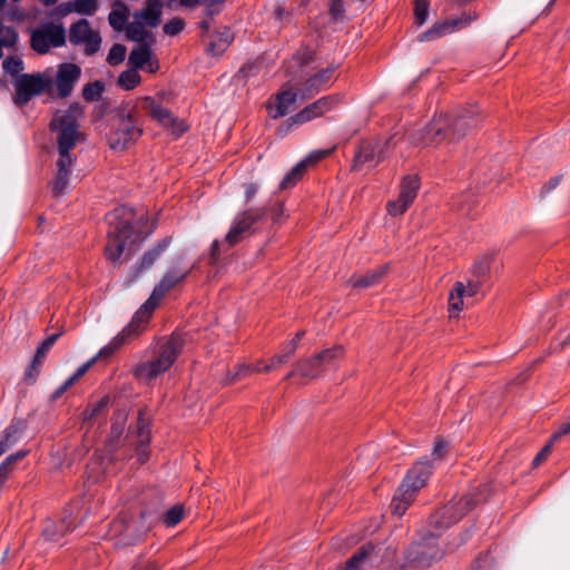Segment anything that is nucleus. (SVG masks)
Wrapping results in <instances>:
<instances>
[{"instance_id": "nucleus-32", "label": "nucleus", "mask_w": 570, "mask_h": 570, "mask_svg": "<svg viewBox=\"0 0 570 570\" xmlns=\"http://www.w3.org/2000/svg\"><path fill=\"white\" fill-rule=\"evenodd\" d=\"M306 170V161H299L289 173L286 174L281 183V188L286 189L294 186Z\"/></svg>"}, {"instance_id": "nucleus-44", "label": "nucleus", "mask_w": 570, "mask_h": 570, "mask_svg": "<svg viewBox=\"0 0 570 570\" xmlns=\"http://www.w3.org/2000/svg\"><path fill=\"white\" fill-rule=\"evenodd\" d=\"M429 13V2L428 0H415L414 4V17L415 21L419 26L425 23Z\"/></svg>"}, {"instance_id": "nucleus-20", "label": "nucleus", "mask_w": 570, "mask_h": 570, "mask_svg": "<svg viewBox=\"0 0 570 570\" xmlns=\"http://www.w3.org/2000/svg\"><path fill=\"white\" fill-rule=\"evenodd\" d=\"M333 68H326L311 76L299 90L301 99L311 98L326 88L333 77Z\"/></svg>"}, {"instance_id": "nucleus-24", "label": "nucleus", "mask_w": 570, "mask_h": 570, "mask_svg": "<svg viewBox=\"0 0 570 570\" xmlns=\"http://www.w3.org/2000/svg\"><path fill=\"white\" fill-rule=\"evenodd\" d=\"M465 284L463 282H456L450 294H449V316L458 317L459 314L463 311L465 303Z\"/></svg>"}, {"instance_id": "nucleus-4", "label": "nucleus", "mask_w": 570, "mask_h": 570, "mask_svg": "<svg viewBox=\"0 0 570 570\" xmlns=\"http://www.w3.org/2000/svg\"><path fill=\"white\" fill-rule=\"evenodd\" d=\"M474 115L475 110L469 109L458 111L450 117H439L416 138V144L429 146L438 145L445 139H459L465 134L466 129L476 125Z\"/></svg>"}, {"instance_id": "nucleus-1", "label": "nucleus", "mask_w": 570, "mask_h": 570, "mask_svg": "<svg viewBox=\"0 0 570 570\" xmlns=\"http://www.w3.org/2000/svg\"><path fill=\"white\" fill-rule=\"evenodd\" d=\"M81 115L79 107H70L68 110H59L51 120L52 130L58 132L59 158L57 160V175L52 181V191L61 194L67 185L73 158L69 154L80 138L77 118Z\"/></svg>"}, {"instance_id": "nucleus-31", "label": "nucleus", "mask_w": 570, "mask_h": 570, "mask_svg": "<svg viewBox=\"0 0 570 570\" xmlns=\"http://www.w3.org/2000/svg\"><path fill=\"white\" fill-rule=\"evenodd\" d=\"M145 23L140 20L136 19L131 22L127 28V37L128 39L140 43H147V38L149 37L148 31L145 29Z\"/></svg>"}, {"instance_id": "nucleus-49", "label": "nucleus", "mask_w": 570, "mask_h": 570, "mask_svg": "<svg viewBox=\"0 0 570 570\" xmlns=\"http://www.w3.org/2000/svg\"><path fill=\"white\" fill-rule=\"evenodd\" d=\"M185 27V23L179 18H174L164 26V32L169 36L179 33Z\"/></svg>"}, {"instance_id": "nucleus-61", "label": "nucleus", "mask_w": 570, "mask_h": 570, "mask_svg": "<svg viewBox=\"0 0 570 570\" xmlns=\"http://www.w3.org/2000/svg\"><path fill=\"white\" fill-rule=\"evenodd\" d=\"M73 385V383H69V379L66 380L63 382L62 385H60L53 393H52V396L51 399L52 400H57L59 399L60 396L63 395L65 392H67L71 386Z\"/></svg>"}, {"instance_id": "nucleus-47", "label": "nucleus", "mask_w": 570, "mask_h": 570, "mask_svg": "<svg viewBox=\"0 0 570 570\" xmlns=\"http://www.w3.org/2000/svg\"><path fill=\"white\" fill-rule=\"evenodd\" d=\"M23 456V452H18L16 454L9 455L0 465V480H4L8 476L13 463H16L19 459H22Z\"/></svg>"}, {"instance_id": "nucleus-11", "label": "nucleus", "mask_w": 570, "mask_h": 570, "mask_svg": "<svg viewBox=\"0 0 570 570\" xmlns=\"http://www.w3.org/2000/svg\"><path fill=\"white\" fill-rule=\"evenodd\" d=\"M65 41L66 31L61 23H43L31 33V47L38 53H46L52 47H61Z\"/></svg>"}, {"instance_id": "nucleus-17", "label": "nucleus", "mask_w": 570, "mask_h": 570, "mask_svg": "<svg viewBox=\"0 0 570 570\" xmlns=\"http://www.w3.org/2000/svg\"><path fill=\"white\" fill-rule=\"evenodd\" d=\"M298 94L289 85H285L268 101L267 109L274 119L283 117L294 109Z\"/></svg>"}, {"instance_id": "nucleus-39", "label": "nucleus", "mask_w": 570, "mask_h": 570, "mask_svg": "<svg viewBox=\"0 0 570 570\" xmlns=\"http://www.w3.org/2000/svg\"><path fill=\"white\" fill-rule=\"evenodd\" d=\"M317 357H320L321 364H331L335 360H338L343 356V347L342 346H334L332 348H327L318 354H316Z\"/></svg>"}, {"instance_id": "nucleus-14", "label": "nucleus", "mask_w": 570, "mask_h": 570, "mask_svg": "<svg viewBox=\"0 0 570 570\" xmlns=\"http://www.w3.org/2000/svg\"><path fill=\"white\" fill-rule=\"evenodd\" d=\"M69 40L73 45H82L88 55H92L100 48L101 38L94 31L85 19L73 23L70 28Z\"/></svg>"}, {"instance_id": "nucleus-48", "label": "nucleus", "mask_w": 570, "mask_h": 570, "mask_svg": "<svg viewBox=\"0 0 570 570\" xmlns=\"http://www.w3.org/2000/svg\"><path fill=\"white\" fill-rule=\"evenodd\" d=\"M409 207L407 204H403L401 198L397 197V199L387 203L386 209L390 215L400 216L404 214Z\"/></svg>"}, {"instance_id": "nucleus-34", "label": "nucleus", "mask_w": 570, "mask_h": 570, "mask_svg": "<svg viewBox=\"0 0 570 570\" xmlns=\"http://www.w3.org/2000/svg\"><path fill=\"white\" fill-rule=\"evenodd\" d=\"M58 336H59L58 334H53V335L47 337L41 343V345L37 348V352H36V355L33 357L32 365H31L32 368L37 370V367H39L42 364V361H43L46 354L52 347V345L57 341Z\"/></svg>"}, {"instance_id": "nucleus-6", "label": "nucleus", "mask_w": 570, "mask_h": 570, "mask_svg": "<svg viewBox=\"0 0 570 570\" xmlns=\"http://www.w3.org/2000/svg\"><path fill=\"white\" fill-rule=\"evenodd\" d=\"M431 474V466L426 461H419L407 472L402 484L395 492L391 502L392 513L402 517L410 504L413 502L416 493L426 484Z\"/></svg>"}, {"instance_id": "nucleus-55", "label": "nucleus", "mask_w": 570, "mask_h": 570, "mask_svg": "<svg viewBox=\"0 0 570 570\" xmlns=\"http://www.w3.org/2000/svg\"><path fill=\"white\" fill-rule=\"evenodd\" d=\"M556 442H552V438H550L549 442L544 445V448L535 455L533 459V465H539L547 456L550 454L552 445Z\"/></svg>"}, {"instance_id": "nucleus-41", "label": "nucleus", "mask_w": 570, "mask_h": 570, "mask_svg": "<svg viewBox=\"0 0 570 570\" xmlns=\"http://www.w3.org/2000/svg\"><path fill=\"white\" fill-rule=\"evenodd\" d=\"M126 57V47L119 43H116L109 50L107 56V62L111 66L119 65L124 61Z\"/></svg>"}, {"instance_id": "nucleus-45", "label": "nucleus", "mask_w": 570, "mask_h": 570, "mask_svg": "<svg viewBox=\"0 0 570 570\" xmlns=\"http://www.w3.org/2000/svg\"><path fill=\"white\" fill-rule=\"evenodd\" d=\"M98 8L97 0H75V11L80 14H92Z\"/></svg>"}, {"instance_id": "nucleus-33", "label": "nucleus", "mask_w": 570, "mask_h": 570, "mask_svg": "<svg viewBox=\"0 0 570 570\" xmlns=\"http://www.w3.org/2000/svg\"><path fill=\"white\" fill-rule=\"evenodd\" d=\"M141 81L140 75L134 69L122 71L118 78V83L126 90L136 88Z\"/></svg>"}, {"instance_id": "nucleus-64", "label": "nucleus", "mask_w": 570, "mask_h": 570, "mask_svg": "<svg viewBox=\"0 0 570 570\" xmlns=\"http://www.w3.org/2000/svg\"><path fill=\"white\" fill-rule=\"evenodd\" d=\"M135 570H157V567L153 562H145L136 567Z\"/></svg>"}, {"instance_id": "nucleus-30", "label": "nucleus", "mask_w": 570, "mask_h": 570, "mask_svg": "<svg viewBox=\"0 0 570 570\" xmlns=\"http://www.w3.org/2000/svg\"><path fill=\"white\" fill-rule=\"evenodd\" d=\"M261 371V362H257L255 365L239 364L235 366L234 372L226 380L228 383H235L248 377L254 372Z\"/></svg>"}, {"instance_id": "nucleus-8", "label": "nucleus", "mask_w": 570, "mask_h": 570, "mask_svg": "<svg viewBox=\"0 0 570 570\" xmlns=\"http://www.w3.org/2000/svg\"><path fill=\"white\" fill-rule=\"evenodd\" d=\"M147 531L148 527L142 524L138 517L134 519L121 514L110 523L107 538L114 541L116 547H125L138 542Z\"/></svg>"}, {"instance_id": "nucleus-21", "label": "nucleus", "mask_w": 570, "mask_h": 570, "mask_svg": "<svg viewBox=\"0 0 570 570\" xmlns=\"http://www.w3.org/2000/svg\"><path fill=\"white\" fill-rule=\"evenodd\" d=\"M129 62L135 69H145L155 72L158 62L154 59L153 52L147 43L138 45L129 55Z\"/></svg>"}, {"instance_id": "nucleus-58", "label": "nucleus", "mask_w": 570, "mask_h": 570, "mask_svg": "<svg viewBox=\"0 0 570 570\" xmlns=\"http://www.w3.org/2000/svg\"><path fill=\"white\" fill-rule=\"evenodd\" d=\"M445 450H446V443L442 440L436 441L434 444L433 451H432L433 458L441 459L443 453L445 452Z\"/></svg>"}, {"instance_id": "nucleus-52", "label": "nucleus", "mask_w": 570, "mask_h": 570, "mask_svg": "<svg viewBox=\"0 0 570 570\" xmlns=\"http://www.w3.org/2000/svg\"><path fill=\"white\" fill-rule=\"evenodd\" d=\"M288 357L287 355H285L283 352L276 354L274 357H272L271 362L268 364H266L262 371L263 372H269L272 370H275L277 367H279L281 365L285 364L288 362Z\"/></svg>"}, {"instance_id": "nucleus-53", "label": "nucleus", "mask_w": 570, "mask_h": 570, "mask_svg": "<svg viewBox=\"0 0 570 570\" xmlns=\"http://www.w3.org/2000/svg\"><path fill=\"white\" fill-rule=\"evenodd\" d=\"M96 363V358H90L86 363H83L81 366L77 368V371L69 377V383H76L78 380H80L88 371L89 368Z\"/></svg>"}, {"instance_id": "nucleus-13", "label": "nucleus", "mask_w": 570, "mask_h": 570, "mask_svg": "<svg viewBox=\"0 0 570 570\" xmlns=\"http://www.w3.org/2000/svg\"><path fill=\"white\" fill-rule=\"evenodd\" d=\"M472 505L470 498H462L454 504L446 505L433 514L430 518V524L435 531H442L458 522Z\"/></svg>"}, {"instance_id": "nucleus-35", "label": "nucleus", "mask_w": 570, "mask_h": 570, "mask_svg": "<svg viewBox=\"0 0 570 570\" xmlns=\"http://www.w3.org/2000/svg\"><path fill=\"white\" fill-rule=\"evenodd\" d=\"M490 269V258L484 256L480 258L471 268V278L481 279L482 283L485 282L488 277V273Z\"/></svg>"}, {"instance_id": "nucleus-50", "label": "nucleus", "mask_w": 570, "mask_h": 570, "mask_svg": "<svg viewBox=\"0 0 570 570\" xmlns=\"http://www.w3.org/2000/svg\"><path fill=\"white\" fill-rule=\"evenodd\" d=\"M0 37H2V43L6 45V47L12 46L17 40L16 31L10 27H4L1 22Z\"/></svg>"}, {"instance_id": "nucleus-37", "label": "nucleus", "mask_w": 570, "mask_h": 570, "mask_svg": "<svg viewBox=\"0 0 570 570\" xmlns=\"http://www.w3.org/2000/svg\"><path fill=\"white\" fill-rule=\"evenodd\" d=\"M127 411L118 410L112 416L111 434L114 438H118L122 434L127 421Z\"/></svg>"}, {"instance_id": "nucleus-54", "label": "nucleus", "mask_w": 570, "mask_h": 570, "mask_svg": "<svg viewBox=\"0 0 570 570\" xmlns=\"http://www.w3.org/2000/svg\"><path fill=\"white\" fill-rule=\"evenodd\" d=\"M482 285L483 283L481 282V279L470 278L465 284V298L475 296L480 292Z\"/></svg>"}, {"instance_id": "nucleus-56", "label": "nucleus", "mask_w": 570, "mask_h": 570, "mask_svg": "<svg viewBox=\"0 0 570 570\" xmlns=\"http://www.w3.org/2000/svg\"><path fill=\"white\" fill-rule=\"evenodd\" d=\"M331 150H316L311 153L303 161H306V167L308 165L315 164L320 161L321 159L325 158L327 155H330Z\"/></svg>"}, {"instance_id": "nucleus-46", "label": "nucleus", "mask_w": 570, "mask_h": 570, "mask_svg": "<svg viewBox=\"0 0 570 570\" xmlns=\"http://www.w3.org/2000/svg\"><path fill=\"white\" fill-rule=\"evenodd\" d=\"M21 430L20 423L12 422L3 432V438L0 442H3V446L7 444H10L12 446L16 441L17 436Z\"/></svg>"}, {"instance_id": "nucleus-36", "label": "nucleus", "mask_w": 570, "mask_h": 570, "mask_svg": "<svg viewBox=\"0 0 570 570\" xmlns=\"http://www.w3.org/2000/svg\"><path fill=\"white\" fill-rule=\"evenodd\" d=\"M233 37L228 29L219 32L216 39L209 45L208 50L213 53L224 51L232 42Z\"/></svg>"}, {"instance_id": "nucleus-42", "label": "nucleus", "mask_w": 570, "mask_h": 570, "mask_svg": "<svg viewBox=\"0 0 570 570\" xmlns=\"http://www.w3.org/2000/svg\"><path fill=\"white\" fill-rule=\"evenodd\" d=\"M166 246L167 244L163 243L147 252L142 257L141 268L145 269L150 267L155 263V261L160 256V254L165 250Z\"/></svg>"}, {"instance_id": "nucleus-51", "label": "nucleus", "mask_w": 570, "mask_h": 570, "mask_svg": "<svg viewBox=\"0 0 570 570\" xmlns=\"http://www.w3.org/2000/svg\"><path fill=\"white\" fill-rule=\"evenodd\" d=\"M108 404V397H102L100 401H98L96 404L89 406L85 413L83 419L85 420H91L94 419L102 409H105Z\"/></svg>"}, {"instance_id": "nucleus-40", "label": "nucleus", "mask_w": 570, "mask_h": 570, "mask_svg": "<svg viewBox=\"0 0 570 570\" xmlns=\"http://www.w3.org/2000/svg\"><path fill=\"white\" fill-rule=\"evenodd\" d=\"M3 69L7 73L13 76H20L19 72L23 70V61L18 57H8L3 60Z\"/></svg>"}, {"instance_id": "nucleus-2", "label": "nucleus", "mask_w": 570, "mask_h": 570, "mask_svg": "<svg viewBox=\"0 0 570 570\" xmlns=\"http://www.w3.org/2000/svg\"><path fill=\"white\" fill-rule=\"evenodd\" d=\"M109 220L115 227L108 234L105 255L109 262L117 265L130 256L135 247L142 240V237L136 230L134 214L130 208L116 209L110 215Z\"/></svg>"}, {"instance_id": "nucleus-25", "label": "nucleus", "mask_w": 570, "mask_h": 570, "mask_svg": "<svg viewBox=\"0 0 570 570\" xmlns=\"http://www.w3.org/2000/svg\"><path fill=\"white\" fill-rule=\"evenodd\" d=\"M144 324L145 323L137 322L134 327L128 326L127 330L122 331L119 335H117L111 342H109L108 345L100 348V351L92 358H96V362H98L101 358H107L110 355H112L125 342L127 332L137 333L141 328V326H144ZM129 325H131V323Z\"/></svg>"}, {"instance_id": "nucleus-59", "label": "nucleus", "mask_w": 570, "mask_h": 570, "mask_svg": "<svg viewBox=\"0 0 570 570\" xmlns=\"http://www.w3.org/2000/svg\"><path fill=\"white\" fill-rule=\"evenodd\" d=\"M297 340H291L289 342H287L283 348V353L285 355H287L288 358H291L293 356V354L296 352L297 350Z\"/></svg>"}, {"instance_id": "nucleus-16", "label": "nucleus", "mask_w": 570, "mask_h": 570, "mask_svg": "<svg viewBox=\"0 0 570 570\" xmlns=\"http://www.w3.org/2000/svg\"><path fill=\"white\" fill-rule=\"evenodd\" d=\"M81 69L75 63H61L58 66L53 86L57 88V95L61 98L68 97L75 83L80 78Z\"/></svg>"}, {"instance_id": "nucleus-23", "label": "nucleus", "mask_w": 570, "mask_h": 570, "mask_svg": "<svg viewBox=\"0 0 570 570\" xmlns=\"http://www.w3.org/2000/svg\"><path fill=\"white\" fill-rule=\"evenodd\" d=\"M323 371V364L320 362V357L316 355L302 360L295 364V371L287 375V379L298 374L304 377L314 379L317 377Z\"/></svg>"}, {"instance_id": "nucleus-9", "label": "nucleus", "mask_w": 570, "mask_h": 570, "mask_svg": "<svg viewBox=\"0 0 570 570\" xmlns=\"http://www.w3.org/2000/svg\"><path fill=\"white\" fill-rule=\"evenodd\" d=\"M141 134L142 129L131 116H122L108 137L109 147L115 151L126 150L138 140Z\"/></svg>"}, {"instance_id": "nucleus-3", "label": "nucleus", "mask_w": 570, "mask_h": 570, "mask_svg": "<svg viewBox=\"0 0 570 570\" xmlns=\"http://www.w3.org/2000/svg\"><path fill=\"white\" fill-rule=\"evenodd\" d=\"M183 346V338L176 334L160 340L154 351L153 357L140 361L132 368L134 377L141 384H149L173 366Z\"/></svg>"}, {"instance_id": "nucleus-43", "label": "nucleus", "mask_w": 570, "mask_h": 570, "mask_svg": "<svg viewBox=\"0 0 570 570\" xmlns=\"http://www.w3.org/2000/svg\"><path fill=\"white\" fill-rule=\"evenodd\" d=\"M184 510L181 505H175L164 515V523L167 527H175L183 519Z\"/></svg>"}, {"instance_id": "nucleus-22", "label": "nucleus", "mask_w": 570, "mask_h": 570, "mask_svg": "<svg viewBox=\"0 0 570 570\" xmlns=\"http://www.w3.org/2000/svg\"><path fill=\"white\" fill-rule=\"evenodd\" d=\"M375 558L373 544L362 546L344 564L343 570H365Z\"/></svg>"}, {"instance_id": "nucleus-62", "label": "nucleus", "mask_w": 570, "mask_h": 570, "mask_svg": "<svg viewBox=\"0 0 570 570\" xmlns=\"http://www.w3.org/2000/svg\"><path fill=\"white\" fill-rule=\"evenodd\" d=\"M57 11L60 16H66L72 11H75V1H71V2H66V3H61L58 8H57Z\"/></svg>"}, {"instance_id": "nucleus-18", "label": "nucleus", "mask_w": 570, "mask_h": 570, "mask_svg": "<svg viewBox=\"0 0 570 570\" xmlns=\"http://www.w3.org/2000/svg\"><path fill=\"white\" fill-rule=\"evenodd\" d=\"M440 558V550L434 539L431 535L423 542H416L411 546L409 550V559L421 566H429L432 561Z\"/></svg>"}, {"instance_id": "nucleus-19", "label": "nucleus", "mask_w": 570, "mask_h": 570, "mask_svg": "<svg viewBox=\"0 0 570 570\" xmlns=\"http://www.w3.org/2000/svg\"><path fill=\"white\" fill-rule=\"evenodd\" d=\"M261 217L258 212L247 210L236 216L225 240L229 246L240 242L250 232L253 224Z\"/></svg>"}, {"instance_id": "nucleus-12", "label": "nucleus", "mask_w": 570, "mask_h": 570, "mask_svg": "<svg viewBox=\"0 0 570 570\" xmlns=\"http://www.w3.org/2000/svg\"><path fill=\"white\" fill-rule=\"evenodd\" d=\"M141 108L159 125L170 130L174 135H181L186 126L178 121L173 114L154 97L141 98Z\"/></svg>"}, {"instance_id": "nucleus-29", "label": "nucleus", "mask_w": 570, "mask_h": 570, "mask_svg": "<svg viewBox=\"0 0 570 570\" xmlns=\"http://www.w3.org/2000/svg\"><path fill=\"white\" fill-rule=\"evenodd\" d=\"M387 267L381 266L372 272H368L364 276L352 278L353 286L355 287H368L374 285L383 275H385Z\"/></svg>"}, {"instance_id": "nucleus-27", "label": "nucleus", "mask_w": 570, "mask_h": 570, "mask_svg": "<svg viewBox=\"0 0 570 570\" xmlns=\"http://www.w3.org/2000/svg\"><path fill=\"white\" fill-rule=\"evenodd\" d=\"M420 188V181L416 176H407L404 177L401 184L399 197L403 202V204H411L414 202L417 195V190Z\"/></svg>"}, {"instance_id": "nucleus-15", "label": "nucleus", "mask_w": 570, "mask_h": 570, "mask_svg": "<svg viewBox=\"0 0 570 570\" xmlns=\"http://www.w3.org/2000/svg\"><path fill=\"white\" fill-rule=\"evenodd\" d=\"M474 19H475V16L464 13L461 17L455 18V19H449V20L435 22L429 30H426L425 32H423L419 36V40L420 41H431V40L439 39L441 37L450 35L456 30L465 28Z\"/></svg>"}, {"instance_id": "nucleus-63", "label": "nucleus", "mask_w": 570, "mask_h": 570, "mask_svg": "<svg viewBox=\"0 0 570 570\" xmlns=\"http://www.w3.org/2000/svg\"><path fill=\"white\" fill-rule=\"evenodd\" d=\"M342 11H343L342 0H333L332 7H331V12L334 16H338L342 13Z\"/></svg>"}, {"instance_id": "nucleus-60", "label": "nucleus", "mask_w": 570, "mask_h": 570, "mask_svg": "<svg viewBox=\"0 0 570 570\" xmlns=\"http://www.w3.org/2000/svg\"><path fill=\"white\" fill-rule=\"evenodd\" d=\"M297 340H291L289 342H287L283 348V353L285 355H287L288 358H291L293 356V354L296 352L297 350Z\"/></svg>"}, {"instance_id": "nucleus-7", "label": "nucleus", "mask_w": 570, "mask_h": 570, "mask_svg": "<svg viewBox=\"0 0 570 570\" xmlns=\"http://www.w3.org/2000/svg\"><path fill=\"white\" fill-rule=\"evenodd\" d=\"M16 89L14 101L23 106L35 96L50 94L53 89V72L48 69L38 73H22L13 79Z\"/></svg>"}, {"instance_id": "nucleus-28", "label": "nucleus", "mask_w": 570, "mask_h": 570, "mask_svg": "<svg viewBox=\"0 0 570 570\" xmlns=\"http://www.w3.org/2000/svg\"><path fill=\"white\" fill-rule=\"evenodd\" d=\"M127 19L128 9L122 3H117L108 17L110 26L117 31L124 29Z\"/></svg>"}, {"instance_id": "nucleus-26", "label": "nucleus", "mask_w": 570, "mask_h": 570, "mask_svg": "<svg viewBox=\"0 0 570 570\" xmlns=\"http://www.w3.org/2000/svg\"><path fill=\"white\" fill-rule=\"evenodd\" d=\"M161 14V2L159 0H147L146 8L135 14V19L140 20L148 27H156L159 23Z\"/></svg>"}, {"instance_id": "nucleus-57", "label": "nucleus", "mask_w": 570, "mask_h": 570, "mask_svg": "<svg viewBox=\"0 0 570 570\" xmlns=\"http://www.w3.org/2000/svg\"><path fill=\"white\" fill-rule=\"evenodd\" d=\"M570 433V417L560 424L559 429L551 435L552 442H557L562 436Z\"/></svg>"}, {"instance_id": "nucleus-10", "label": "nucleus", "mask_w": 570, "mask_h": 570, "mask_svg": "<svg viewBox=\"0 0 570 570\" xmlns=\"http://www.w3.org/2000/svg\"><path fill=\"white\" fill-rule=\"evenodd\" d=\"M340 97L336 95L325 96L317 99L291 117L281 130L287 132L292 126H299L324 116L333 110L340 104Z\"/></svg>"}, {"instance_id": "nucleus-38", "label": "nucleus", "mask_w": 570, "mask_h": 570, "mask_svg": "<svg viewBox=\"0 0 570 570\" xmlns=\"http://www.w3.org/2000/svg\"><path fill=\"white\" fill-rule=\"evenodd\" d=\"M104 90V86L100 81L87 83L82 89V97L87 101L98 100Z\"/></svg>"}, {"instance_id": "nucleus-5", "label": "nucleus", "mask_w": 570, "mask_h": 570, "mask_svg": "<svg viewBox=\"0 0 570 570\" xmlns=\"http://www.w3.org/2000/svg\"><path fill=\"white\" fill-rule=\"evenodd\" d=\"M193 268L194 265L186 264L183 256L177 257L155 286L150 297L135 313L130 326L134 327L137 322L146 323L164 295L183 282Z\"/></svg>"}]
</instances>
